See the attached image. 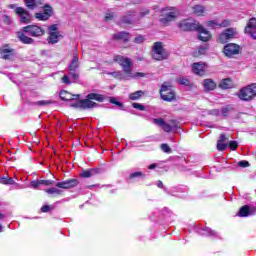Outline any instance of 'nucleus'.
<instances>
[{"label": "nucleus", "instance_id": "1", "mask_svg": "<svg viewBox=\"0 0 256 256\" xmlns=\"http://www.w3.org/2000/svg\"><path fill=\"white\" fill-rule=\"evenodd\" d=\"M24 5L29 11L43 9V12H36L34 14L35 19L38 21H49L53 17V6L45 4V0H24Z\"/></svg>", "mask_w": 256, "mask_h": 256}, {"label": "nucleus", "instance_id": "2", "mask_svg": "<svg viewBox=\"0 0 256 256\" xmlns=\"http://www.w3.org/2000/svg\"><path fill=\"white\" fill-rule=\"evenodd\" d=\"M27 33L29 36L25 35ZM45 35V30L39 25H28L22 28V32H17V38L24 45H33L35 40L31 37L39 38Z\"/></svg>", "mask_w": 256, "mask_h": 256}, {"label": "nucleus", "instance_id": "3", "mask_svg": "<svg viewBox=\"0 0 256 256\" xmlns=\"http://www.w3.org/2000/svg\"><path fill=\"white\" fill-rule=\"evenodd\" d=\"M93 101H98V103H103L105 101V96L97 93H89L86 96V99H80L77 102L70 104V107H72L73 109H83V110L94 109V107H99V104Z\"/></svg>", "mask_w": 256, "mask_h": 256}, {"label": "nucleus", "instance_id": "4", "mask_svg": "<svg viewBox=\"0 0 256 256\" xmlns=\"http://www.w3.org/2000/svg\"><path fill=\"white\" fill-rule=\"evenodd\" d=\"M160 97L163 101L167 103H172V101H177V93H175V88L169 84V82H164L159 90Z\"/></svg>", "mask_w": 256, "mask_h": 256}, {"label": "nucleus", "instance_id": "5", "mask_svg": "<svg viewBox=\"0 0 256 256\" xmlns=\"http://www.w3.org/2000/svg\"><path fill=\"white\" fill-rule=\"evenodd\" d=\"M113 61L123 68L124 77L131 75V72L133 71V61H131V58L116 55L114 56Z\"/></svg>", "mask_w": 256, "mask_h": 256}, {"label": "nucleus", "instance_id": "6", "mask_svg": "<svg viewBox=\"0 0 256 256\" xmlns=\"http://www.w3.org/2000/svg\"><path fill=\"white\" fill-rule=\"evenodd\" d=\"M152 57L155 61H165L169 59V52L163 48V42H155L152 47Z\"/></svg>", "mask_w": 256, "mask_h": 256}, {"label": "nucleus", "instance_id": "7", "mask_svg": "<svg viewBox=\"0 0 256 256\" xmlns=\"http://www.w3.org/2000/svg\"><path fill=\"white\" fill-rule=\"evenodd\" d=\"M176 25L178 29H180V31H184V33H189L197 31L199 29L200 24L196 20L187 18L180 20Z\"/></svg>", "mask_w": 256, "mask_h": 256}, {"label": "nucleus", "instance_id": "8", "mask_svg": "<svg viewBox=\"0 0 256 256\" xmlns=\"http://www.w3.org/2000/svg\"><path fill=\"white\" fill-rule=\"evenodd\" d=\"M238 97L241 101H253V98L256 97V83L249 84L240 89Z\"/></svg>", "mask_w": 256, "mask_h": 256}, {"label": "nucleus", "instance_id": "9", "mask_svg": "<svg viewBox=\"0 0 256 256\" xmlns=\"http://www.w3.org/2000/svg\"><path fill=\"white\" fill-rule=\"evenodd\" d=\"M177 19V14L173 10V8H163L160 14V23L162 25H169L171 21H175Z\"/></svg>", "mask_w": 256, "mask_h": 256}, {"label": "nucleus", "instance_id": "10", "mask_svg": "<svg viewBox=\"0 0 256 256\" xmlns=\"http://www.w3.org/2000/svg\"><path fill=\"white\" fill-rule=\"evenodd\" d=\"M241 51H243V48L235 43H228L223 47V53L225 57H228L229 59H233V57L240 55Z\"/></svg>", "mask_w": 256, "mask_h": 256}, {"label": "nucleus", "instance_id": "11", "mask_svg": "<svg viewBox=\"0 0 256 256\" xmlns=\"http://www.w3.org/2000/svg\"><path fill=\"white\" fill-rule=\"evenodd\" d=\"M49 36H48V43L50 45H55L59 39H63V35L59 32V27L57 24H52L48 27Z\"/></svg>", "mask_w": 256, "mask_h": 256}, {"label": "nucleus", "instance_id": "12", "mask_svg": "<svg viewBox=\"0 0 256 256\" xmlns=\"http://www.w3.org/2000/svg\"><path fill=\"white\" fill-rule=\"evenodd\" d=\"M237 35V30L235 28H227L225 29L219 36V43L225 44L227 41H231V39H235Z\"/></svg>", "mask_w": 256, "mask_h": 256}, {"label": "nucleus", "instance_id": "13", "mask_svg": "<svg viewBox=\"0 0 256 256\" xmlns=\"http://www.w3.org/2000/svg\"><path fill=\"white\" fill-rule=\"evenodd\" d=\"M14 12L20 17V23L29 25L31 23V14L23 7H16Z\"/></svg>", "mask_w": 256, "mask_h": 256}, {"label": "nucleus", "instance_id": "14", "mask_svg": "<svg viewBox=\"0 0 256 256\" xmlns=\"http://www.w3.org/2000/svg\"><path fill=\"white\" fill-rule=\"evenodd\" d=\"M135 13V10L128 11L120 18L118 25H133V23H135V20L133 19V17H135Z\"/></svg>", "mask_w": 256, "mask_h": 256}, {"label": "nucleus", "instance_id": "15", "mask_svg": "<svg viewBox=\"0 0 256 256\" xmlns=\"http://www.w3.org/2000/svg\"><path fill=\"white\" fill-rule=\"evenodd\" d=\"M77 185H79V181L75 178H71L66 181L56 183L55 187H58V189H73V187H77Z\"/></svg>", "mask_w": 256, "mask_h": 256}, {"label": "nucleus", "instance_id": "16", "mask_svg": "<svg viewBox=\"0 0 256 256\" xmlns=\"http://www.w3.org/2000/svg\"><path fill=\"white\" fill-rule=\"evenodd\" d=\"M60 99L62 101H81V95L80 94H71L67 90L60 91Z\"/></svg>", "mask_w": 256, "mask_h": 256}, {"label": "nucleus", "instance_id": "17", "mask_svg": "<svg viewBox=\"0 0 256 256\" xmlns=\"http://www.w3.org/2000/svg\"><path fill=\"white\" fill-rule=\"evenodd\" d=\"M0 53L2 55V59L5 61H11L13 57H15V49L9 48V45H4L2 49H0Z\"/></svg>", "mask_w": 256, "mask_h": 256}, {"label": "nucleus", "instance_id": "18", "mask_svg": "<svg viewBox=\"0 0 256 256\" xmlns=\"http://www.w3.org/2000/svg\"><path fill=\"white\" fill-rule=\"evenodd\" d=\"M100 173H103V169L101 168L86 169L82 170L80 177L82 179H89L91 177H95V175H100Z\"/></svg>", "mask_w": 256, "mask_h": 256}, {"label": "nucleus", "instance_id": "19", "mask_svg": "<svg viewBox=\"0 0 256 256\" xmlns=\"http://www.w3.org/2000/svg\"><path fill=\"white\" fill-rule=\"evenodd\" d=\"M199 32L198 39L199 41H203L204 43H207L211 39V32L207 31L201 24L198 26V29L196 30Z\"/></svg>", "mask_w": 256, "mask_h": 256}, {"label": "nucleus", "instance_id": "20", "mask_svg": "<svg viewBox=\"0 0 256 256\" xmlns=\"http://www.w3.org/2000/svg\"><path fill=\"white\" fill-rule=\"evenodd\" d=\"M226 141H229V136H227L225 133L220 134L219 139L216 144V149L218 151H225L227 149L228 144Z\"/></svg>", "mask_w": 256, "mask_h": 256}, {"label": "nucleus", "instance_id": "21", "mask_svg": "<svg viewBox=\"0 0 256 256\" xmlns=\"http://www.w3.org/2000/svg\"><path fill=\"white\" fill-rule=\"evenodd\" d=\"M153 123L155 125H159V127H161L163 131H165V133H171V131L173 130V127L165 122V119L163 118H154Z\"/></svg>", "mask_w": 256, "mask_h": 256}, {"label": "nucleus", "instance_id": "22", "mask_svg": "<svg viewBox=\"0 0 256 256\" xmlns=\"http://www.w3.org/2000/svg\"><path fill=\"white\" fill-rule=\"evenodd\" d=\"M192 71L195 75L203 77L205 75V63L196 62L192 64Z\"/></svg>", "mask_w": 256, "mask_h": 256}, {"label": "nucleus", "instance_id": "23", "mask_svg": "<svg viewBox=\"0 0 256 256\" xmlns=\"http://www.w3.org/2000/svg\"><path fill=\"white\" fill-rule=\"evenodd\" d=\"M129 32L121 31L116 34H113L112 41H123V43H129Z\"/></svg>", "mask_w": 256, "mask_h": 256}, {"label": "nucleus", "instance_id": "24", "mask_svg": "<svg viewBox=\"0 0 256 256\" xmlns=\"http://www.w3.org/2000/svg\"><path fill=\"white\" fill-rule=\"evenodd\" d=\"M203 85L206 93H209V91H215V89H217V83H215V80L213 79H204Z\"/></svg>", "mask_w": 256, "mask_h": 256}, {"label": "nucleus", "instance_id": "25", "mask_svg": "<svg viewBox=\"0 0 256 256\" xmlns=\"http://www.w3.org/2000/svg\"><path fill=\"white\" fill-rule=\"evenodd\" d=\"M218 87L220 89H233V80H231V78L222 79L219 82Z\"/></svg>", "mask_w": 256, "mask_h": 256}, {"label": "nucleus", "instance_id": "26", "mask_svg": "<svg viewBox=\"0 0 256 256\" xmlns=\"http://www.w3.org/2000/svg\"><path fill=\"white\" fill-rule=\"evenodd\" d=\"M251 215V206L244 205L238 211V217H249Z\"/></svg>", "mask_w": 256, "mask_h": 256}, {"label": "nucleus", "instance_id": "27", "mask_svg": "<svg viewBox=\"0 0 256 256\" xmlns=\"http://www.w3.org/2000/svg\"><path fill=\"white\" fill-rule=\"evenodd\" d=\"M192 11L197 17H203L205 15V6L195 5L192 7Z\"/></svg>", "mask_w": 256, "mask_h": 256}, {"label": "nucleus", "instance_id": "28", "mask_svg": "<svg viewBox=\"0 0 256 256\" xmlns=\"http://www.w3.org/2000/svg\"><path fill=\"white\" fill-rule=\"evenodd\" d=\"M253 29H256V18L249 19L245 27V33H249V31H253Z\"/></svg>", "mask_w": 256, "mask_h": 256}, {"label": "nucleus", "instance_id": "29", "mask_svg": "<svg viewBox=\"0 0 256 256\" xmlns=\"http://www.w3.org/2000/svg\"><path fill=\"white\" fill-rule=\"evenodd\" d=\"M79 68V55L74 54L69 70H77Z\"/></svg>", "mask_w": 256, "mask_h": 256}, {"label": "nucleus", "instance_id": "30", "mask_svg": "<svg viewBox=\"0 0 256 256\" xmlns=\"http://www.w3.org/2000/svg\"><path fill=\"white\" fill-rule=\"evenodd\" d=\"M143 95H145V92H143L142 90H138L134 93H131L129 95V99L131 101H137L138 99H141V97H143Z\"/></svg>", "mask_w": 256, "mask_h": 256}, {"label": "nucleus", "instance_id": "31", "mask_svg": "<svg viewBox=\"0 0 256 256\" xmlns=\"http://www.w3.org/2000/svg\"><path fill=\"white\" fill-rule=\"evenodd\" d=\"M139 77H145V73L142 72H136L135 74L133 73V70L130 71V74L127 75V77H124L126 81H129V79H137Z\"/></svg>", "mask_w": 256, "mask_h": 256}, {"label": "nucleus", "instance_id": "32", "mask_svg": "<svg viewBox=\"0 0 256 256\" xmlns=\"http://www.w3.org/2000/svg\"><path fill=\"white\" fill-rule=\"evenodd\" d=\"M48 195H63V190L52 187L45 190Z\"/></svg>", "mask_w": 256, "mask_h": 256}, {"label": "nucleus", "instance_id": "33", "mask_svg": "<svg viewBox=\"0 0 256 256\" xmlns=\"http://www.w3.org/2000/svg\"><path fill=\"white\" fill-rule=\"evenodd\" d=\"M231 111H235V108L231 105H226L225 107H223L221 109V113H222L223 117H227V115H229V113H231Z\"/></svg>", "mask_w": 256, "mask_h": 256}, {"label": "nucleus", "instance_id": "34", "mask_svg": "<svg viewBox=\"0 0 256 256\" xmlns=\"http://www.w3.org/2000/svg\"><path fill=\"white\" fill-rule=\"evenodd\" d=\"M207 46L199 47L197 51L194 52V57H201V55H205L207 53Z\"/></svg>", "mask_w": 256, "mask_h": 256}, {"label": "nucleus", "instance_id": "35", "mask_svg": "<svg viewBox=\"0 0 256 256\" xmlns=\"http://www.w3.org/2000/svg\"><path fill=\"white\" fill-rule=\"evenodd\" d=\"M137 177H141L142 179H145V174L143 172H134L129 175L130 181H133V179H137Z\"/></svg>", "mask_w": 256, "mask_h": 256}, {"label": "nucleus", "instance_id": "36", "mask_svg": "<svg viewBox=\"0 0 256 256\" xmlns=\"http://www.w3.org/2000/svg\"><path fill=\"white\" fill-rule=\"evenodd\" d=\"M178 83L184 87H191V80L189 78H179Z\"/></svg>", "mask_w": 256, "mask_h": 256}, {"label": "nucleus", "instance_id": "37", "mask_svg": "<svg viewBox=\"0 0 256 256\" xmlns=\"http://www.w3.org/2000/svg\"><path fill=\"white\" fill-rule=\"evenodd\" d=\"M109 103H112V105H116V106L119 107L120 109H123V104H122V102L117 101V98H115V97H110V98H109Z\"/></svg>", "mask_w": 256, "mask_h": 256}, {"label": "nucleus", "instance_id": "38", "mask_svg": "<svg viewBox=\"0 0 256 256\" xmlns=\"http://www.w3.org/2000/svg\"><path fill=\"white\" fill-rule=\"evenodd\" d=\"M40 184L44 185L45 187H51V185H57L55 180H40Z\"/></svg>", "mask_w": 256, "mask_h": 256}, {"label": "nucleus", "instance_id": "39", "mask_svg": "<svg viewBox=\"0 0 256 256\" xmlns=\"http://www.w3.org/2000/svg\"><path fill=\"white\" fill-rule=\"evenodd\" d=\"M160 148L163 151V153H172L173 152V150H171V147L167 143L161 144Z\"/></svg>", "mask_w": 256, "mask_h": 256}, {"label": "nucleus", "instance_id": "40", "mask_svg": "<svg viewBox=\"0 0 256 256\" xmlns=\"http://www.w3.org/2000/svg\"><path fill=\"white\" fill-rule=\"evenodd\" d=\"M228 147H230L231 151H237V149L239 148V144L237 143V141H230L228 143Z\"/></svg>", "mask_w": 256, "mask_h": 256}, {"label": "nucleus", "instance_id": "41", "mask_svg": "<svg viewBox=\"0 0 256 256\" xmlns=\"http://www.w3.org/2000/svg\"><path fill=\"white\" fill-rule=\"evenodd\" d=\"M207 27H209V29H215V27H219V23H217V21L215 20H210L208 22H206Z\"/></svg>", "mask_w": 256, "mask_h": 256}, {"label": "nucleus", "instance_id": "42", "mask_svg": "<svg viewBox=\"0 0 256 256\" xmlns=\"http://www.w3.org/2000/svg\"><path fill=\"white\" fill-rule=\"evenodd\" d=\"M53 101L51 100H40L36 102V105H38L39 107H43L45 105H52Z\"/></svg>", "mask_w": 256, "mask_h": 256}, {"label": "nucleus", "instance_id": "43", "mask_svg": "<svg viewBox=\"0 0 256 256\" xmlns=\"http://www.w3.org/2000/svg\"><path fill=\"white\" fill-rule=\"evenodd\" d=\"M238 167H241L242 169H245L247 167H251V164L247 160H242L238 162Z\"/></svg>", "mask_w": 256, "mask_h": 256}, {"label": "nucleus", "instance_id": "44", "mask_svg": "<svg viewBox=\"0 0 256 256\" xmlns=\"http://www.w3.org/2000/svg\"><path fill=\"white\" fill-rule=\"evenodd\" d=\"M55 209V207L53 205H44L41 207V212L42 213H49V211Z\"/></svg>", "mask_w": 256, "mask_h": 256}, {"label": "nucleus", "instance_id": "45", "mask_svg": "<svg viewBox=\"0 0 256 256\" xmlns=\"http://www.w3.org/2000/svg\"><path fill=\"white\" fill-rule=\"evenodd\" d=\"M2 19H3V23L4 25H11V16L7 15V14H4L2 16Z\"/></svg>", "mask_w": 256, "mask_h": 256}, {"label": "nucleus", "instance_id": "46", "mask_svg": "<svg viewBox=\"0 0 256 256\" xmlns=\"http://www.w3.org/2000/svg\"><path fill=\"white\" fill-rule=\"evenodd\" d=\"M220 28L231 27V20L225 19L219 24Z\"/></svg>", "mask_w": 256, "mask_h": 256}, {"label": "nucleus", "instance_id": "47", "mask_svg": "<svg viewBox=\"0 0 256 256\" xmlns=\"http://www.w3.org/2000/svg\"><path fill=\"white\" fill-rule=\"evenodd\" d=\"M69 75L74 81H77V79H79V74H77V70H69Z\"/></svg>", "mask_w": 256, "mask_h": 256}, {"label": "nucleus", "instance_id": "48", "mask_svg": "<svg viewBox=\"0 0 256 256\" xmlns=\"http://www.w3.org/2000/svg\"><path fill=\"white\" fill-rule=\"evenodd\" d=\"M220 113L219 109L208 110V115H212L213 117H219Z\"/></svg>", "mask_w": 256, "mask_h": 256}, {"label": "nucleus", "instance_id": "49", "mask_svg": "<svg viewBox=\"0 0 256 256\" xmlns=\"http://www.w3.org/2000/svg\"><path fill=\"white\" fill-rule=\"evenodd\" d=\"M150 13L151 11L149 9L141 10L139 13V17L140 19H143V17H147V15H149Z\"/></svg>", "mask_w": 256, "mask_h": 256}, {"label": "nucleus", "instance_id": "50", "mask_svg": "<svg viewBox=\"0 0 256 256\" xmlns=\"http://www.w3.org/2000/svg\"><path fill=\"white\" fill-rule=\"evenodd\" d=\"M170 123H171L173 129H180V127H181V124L179 123V121H177L175 119L170 120Z\"/></svg>", "mask_w": 256, "mask_h": 256}, {"label": "nucleus", "instance_id": "51", "mask_svg": "<svg viewBox=\"0 0 256 256\" xmlns=\"http://www.w3.org/2000/svg\"><path fill=\"white\" fill-rule=\"evenodd\" d=\"M31 187H33V189H39V187H41V180H34L31 182Z\"/></svg>", "mask_w": 256, "mask_h": 256}, {"label": "nucleus", "instance_id": "52", "mask_svg": "<svg viewBox=\"0 0 256 256\" xmlns=\"http://www.w3.org/2000/svg\"><path fill=\"white\" fill-rule=\"evenodd\" d=\"M144 41H145V37H143V35H139V36H137V37L134 39V43H137V44L144 43Z\"/></svg>", "mask_w": 256, "mask_h": 256}, {"label": "nucleus", "instance_id": "53", "mask_svg": "<svg viewBox=\"0 0 256 256\" xmlns=\"http://www.w3.org/2000/svg\"><path fill=\"white\" fill-rule=\"evenodd\" d=\"M132 107L134 109H139V111H145V106H143L142 104H139V103H133Z\"/></svg>", "mask_w": 256, "mask_h": 256}, {"label": "nucleus", "instance_id": "54", "mask_svg": "<svg viewBox=\"0 0 256 256\" xmlns=\"http://www.w3.org/2000/svg\"><path fill=\"white\" fill-rule=\"evenodd\" d=\"M114 17H115L114 13H106L105 14V21H113Z\"/></svg>", "mask_w": 256, "mask_h": 256}, {"label": "nucleus", "instance_id": "55", "mask_svg": "<svg viewBox=\"0 0 256 256\" xmlns=\"http://www.w3.org/2000/svg\"><path fill=\"white\" fill-rule=\"evenodd\" d=\"M62 82H63V83H66V85H71V79H70L69 76H67V75H64V76L62 77Z\"/></svg>", "mask_w": 256, "mask_h": 256}, {"label": "nucleus", "instance_id": "56", "mask_svg": "<svg viewBox=\"0 0 256 256\" xmlns=\"http://www.w3.org/2000/svg\"><path fill=\"white\" fill-rule=\"evenodd\" d=\"M249 36L252 37V39H256V28L253 30H250L249 32H246Z\"/></svg>", "mask_w": 256, "mask_h": 256}, {"label": "nucleus", "instance_id": "57", "mask_svg": "<svg viewBox=\"0 0 256 256\" xmlns=\"http://www.w3.org/2000/svg\"><path fill=\"white\" fill-rule=\"evenodd\" d=\"M8 153H10V157H8V161H17V156L15 154H11V151L8 150Z\"/></svg>", "mask_w": 256, "mask_h": 256}, {"label": "nucleus", "instance_id": "58", "mask_svg": "<svg viewBox=\"0 0 256 256\" xmlns=\"http://www.w3.org/2000/svg\"><path fill=\"white\" fill-rule=\"evenodd\" d=\"M6 185H15V180L11 177H7Z\"/></svg>", "mask_w": 256, "mask_h": 256}, {"label": "nucleus", "instance_id": "59", "mask_svg": "<svg viewBox=\"0 0 256 256\" xmlns=\"http://www.w3.org/2000/svg\"><path fill=\"white\" fill-rule=\"evenodd\" d=\"M1 185H7V177H0Z\"/></svg>", "mask_w": 256, "mask_h": 256}, {"label": "nucleus", "instance_id": "60", "mask_svg": "<svg viewBox=\"0 0 256 256\" xmlns=\"http://www.w3.org/2000/svg\"><path fill=\"white\" fill-rule=\"evenodd\" d=\"M250 215H256V206L250 207Z\"/></svg>", "mask_w": 256, "mask_h": 256}, {"label": "nucleus", "instance_id": "61", "mask_svg": "<svg viewBox=\"0 0 256 256\" xmlns=\"http://www.w3.org/2000/svg\"><path fill=\"white\" fill-rule=\"evenodd\" d=\"M148 169L152 170V169H157V164L156 163H153V164H150L148 166Z\"/></svg>", "mask_w": 256, "mask_h": 256}, {"label": "nucleus", "instance_id": "62", "mask_svg": "<svg viewBox=\"0 0 256 256\" xmlns=\"http://www.w3.org/2000/svg\"><path fill=\"white\" fill-rule=\"evenodd\" d=\"M157 187H158L159 189H163V181L158 180V182H157Z\"/></svg>", "mask_w": 256, "mask_h": 256}, {"label": "nucleus", "instance_id": "63", "mask_svg": "<svg viewBox=\"0 0 256 256\" xmlns=\"http://www.w3.org/2000/svg\"><path fill=\"white\" fill-rule=\"evenodd\" d=\"M5 219V215L0 213V220Z\"/></svg>", "mask_w": 256, "mask_h": 256}, {"label": "nucleus", "instance_id": "64", "mask_svg": "<svg viewBox=\"0 0 256 256\" xmlns=\"http://www.w3.org/2000/svg\"><path fill=\"white\" fill-rule=\"evenodd\" d=\"M1 229H3V227L0 225V231H1Z\"/></svg>", "mask_w": 256, "mask_h": 256}]
</instances>
